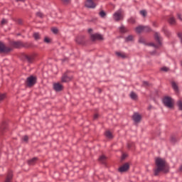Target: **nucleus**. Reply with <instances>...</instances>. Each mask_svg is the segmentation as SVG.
Instances as JSON below:
<instances>
[{"mask_svg":"<svg viewBox=\"0 0 182 182\" xmlns=\"http://www.w3.org/2000/svg\"><path fill=\"white\" fill-rule=\"evenodd\" d=\"M148 110H151V105L148 107Z\"/></svg>","mask_w":182,"mask_h":182,"instance_id":"obj_56","label":"nucleus"},{"mask_svg":"<svg viewBox=\"0 0 182 182\" xmlns=\"http://www.w3.org/2000/svg\"><path fill=\"white\" fill-rule=\"evenodd\" d=\"M25 85L27 87H32V86H35V85H36V77L33 75L28 77L25 82Z\"/></svg>","mask_w":182,"mask_h":182,"instance_id":"obj_4","label":"nucleus"},{"mask_svg":"<svg viewBox=\"0 0 182 182\" xmlns=\"http://www.w3.org/2000/svg\"><path fill=\"white\" fill-rule=\"evenodd\" d=\"M153 26H154L155 28H157V23L156 21L153 22Z\"/></svg>","mask_w":182,"mask_h":182,"instance_id":"obj_50","label":"nucleus"},{"mask_svg":"<svg viewBox=\"0 0 182 182\" xmlns=\"http://www.w3.org/2000/svg\"><path fill=\"white\" fill-rule=\"evenodd\" d=\"M92 32H93V29L89 28L88 29V33H92Z\"/></svg>","mask_w":182,"mask_h":182,"instance_id":"obj_53","label":"nucleus"},{"mask_svg":"<svg viewBox=\"0 0 182 182\" xmlns=\"http://www.w3.org/2000/svg\"><path fill=\"white\" fill-rule=\"evenodd\" d=\"M128 22L129 23H136V18H134V17H131L128 19Z\"/></svg>","mask_w":182,"mask_h":182,"instance_id":"obj_33","label":"nucleus"},{"mask_svg":"<svg viewBox=\"0 0 182 182\" xmlns=\"http://www.w3.org/2000/svg\"><path fill=\"white\" fill-rule=\"evenodd\" d=\"M168 22H169L170 25H175L176 19L174 18V17H171L168 20Z\"/></svg>","mask_w":182,"mask_h":182,"instance_id":"obj_30","label":"nucleus"},{"mask_svg":"<svg viewBox=\"0 0 182 182\" xmlns=\"http://www.w3.org/2000/svg\"><path fill=\"white\" fill-rule=\"evenodd\" d=\"M171 143H173V144L175 143H177V139L176 137H174V136H171Z\"/></svg>","mask_w":182,"mask_h":182,"instance_id":"obj_39","label":"nucleus"},{"mask_svg":"<svg viewBox=\"0 0 182 182\" xmlns=\"http://www.w3.org/2000/svg\"><path fill=\"white\" fill-rule=\"evenodd\" d=\"M10 46L11 47H8L4 42L0 41V53H10V52H12V48L14 49H21V48H22V41H11Z\"/></svg>","mask_w":182,"mask_h":182,"instance_id":"obj_1","label":"nucleus"},{"mask_svg":"<svg viewBox=\"0 0 182 182\" xmlns=\"http://www.w3.org/2000/svg\"><path fill=\"white\" fill-rule=\"evenodd\" d=\"M134 144H133V143H128L127 144V147L129 148V149H132V147H133V145H134Z\"/></svg>","mask_w":182,"mask_h":182,"instance_id":"obj_48","label":"nucleus"},{"mask_svg":"<svg viewBox=\"0 0 182 182\" xmlns=\"http://www.w3.org/2000/svg\"><path fill=\"white\" fill-rule=\"evenodd\" d=\"M171 86L175 92H178V85H177V83H176V82L173 81L171 82Z\"/></svg>","mask_w":182,"mask_h":182,"instance_id":"obj_22","label":"nucleus"},{"mask_svg":"<svg viewBox=\"0 0 182 182\" xmlns=\"http://www.w3.org/2000/svg\"><path fill=\"white\" fill-rule=\"evenodd\" d=\"M70 80H72V76L69 75L68 73H65L61 77V82L63 83H66L70 82Z\"/></svg>","mask_w":182,"mask_h":182,"instance_id":"obj_9","label":"nucleus"},{"mask_svg":"<svg viewBox=\"0 0 182 182\" xmlns=\"http://www.w3.org/2000/svg\"><path fill=\"white\" fill-rule=\"evenodd\" d=\"M37 161H38V158L34 157V158L28 160V163L29 166H33V164H35Z\"/></svg>","mask_w":182,"mask_h":182,"instance_id":"obj_20","label":"nucleus"},{"mask_svg":"<svg viewBox=\"0 0 182 182\" xmlns=\"http://www.w3.org/2000/svg\"><path fill=\"white\" fill-rule=\"evenodd\" d=\"M129 97L132 100H137V95L134 92H131Z\"/></svg>","mask_w":182,"mask_h":182,"instance_id":"obj_24","label":"nucleus"},{"mask_svg":"<svg viewBox=\"0 0 182 182\" xmlns=\"http://www.w3.org/2000/svg\"><path fill=\"white\" fill-rule=\"evenodd\" d=\"M96 1L97 0H86L85 2V8H88V9H95L97 4H96Z\"/></svg>","mask_w":182,"mask_h":182,"instance_id":"obj_6","label":"nucleus"},{"mask_svg":"<svg viewBox=\"0 0 182 182\" xmlns=\"http://www.w3.org/2000/svg\"><path fill=\"white\" fill-rule=\"evenodd\" d=\"M136 33H141L144 32V26H139L135 28Z\"/></svg>","mask_w":182,"mask_h":182,"instance_id":"obj_21","label":"nucleus"},{"mask_svg":"<svg viewBox=\"0 0 182 182\" xmlns=\"http://www.w3.org/2000/svg\"><path fill=\"white\" fill-rule=\"evenodd\" d=\"M119 30L120 33H127V32H129V29H127L124 25H121Z\"/></svg>","mask_w":182,"mask_h":182,"instance_id":"obj_17","label":"nucleus"},{"mask_svg":"<svg viewBox=\"0 0 182 182\" xmlns=\"http://www.w3.org/2000/svg\"><path fill=\"white\" fill-rule=\"evenodd\" d=\"M98 92H99V93H102V90L101 89H98Z\"/></svg>","mask_w":182,"mask_h":182,"instance_id":"obj_57","label":"nucleus"},{"mask_svg":"<svg viewBox=\"0 0 182 182\" xmlns=\"http://www.w3.org/2000/svg\"><path fill=\"white\" fill-rule=\"evenodd\" d=\"M16 2H25L26 0H16Z\"/></svg>","mask_w":182,"mask_h":182,"instance_id":"obj_54","label":"nucleus"},{"mask_svg":"<svg viewBox=\"0 0 182 182\" xmlns=\"http://www.w3.org/2000/svg\"><path fill=\"white\" fill-rule=\"evenodd\" d=\"M132 119L134 120V123H140L141 121V115L137 112H135L132 116Z\"/></svg>","mask_w":182,"mask_h":182,"instance_id":"obj_11","label":"nucleus"},{"mask_svg":"<svg viewBox=\"0 0 182 182\" xmlns=\"http://www.w3.org/2000/svg\"><path fill=\"white\" fill-rule=\"evenodd\" d=\"M105 136L107 137V139H113V135L112 134V132L110 131H107L105 132Z\"/></svg>","mask_w":182,"mask_h":182,"instance_id":"obj_26","label":"nucleus"},{"mask_svg":"<svg viewBox=\"0 0 182 182\" xmlns=\"http://www.w3.org/2000/svg\"><path fill=\"white\" fill-rule=\"evenodd\" d=\"M97 117H99V114H95L94 115V120H96V119H97Z\"/></svg>","mask_w":182,"mask_h":182,"instance_id":"obj_51","label":"nucleus"},{"mask_svg":"<svg viewBox=\"0 0 182 182\" xmlns=\"http://www.w3.org/2000/svg\"><path fill=\"white\" fill-rule=\"evenodd\" d=\"M90 39L92 42H95V41H103V36L99 33L91 34Z\"/></svg>","mask_w":182,"mask_h":182,"instance_id":"obj_7","label":"nucleus"},{"mask_svg":"<svg viewBox=\"0 0 182 182\" xmlns=\"http://www.w3.org/2000/svg\"><path fill=\"white\" fill-rule=\"evenodd\" d=\"M99 15H100V18H106L107 14H106V12H105V11L102 10L99 13Z\"/></svg>","mask_w":182,"mask_h":182,"instance_id":"obj_28","label":"nucleus"},{"mask_svg":"<svg viewBox=\"0 0 182 182\" xmlns=\"http://www.w3.org/2000/svg\"><path fill=\"white\" fill-rule=\"evenodd\" d=\"M179 171H182V165L179 167Z\"/></svg>","mask_w":182,"mask_h":182,"instance_id":"obj_55","label":"nucleus"},{"mask_svg":"<svg viewBox=\"0 0 182 182\" xmlns=\"http://www.w3.org/2000/svg\"><path fill=\"white\" fill-rule=\"evenodd\" d=\"M33 36L35 41H39V39H41V34H39V33H34Z\"/></svg>","mask_w":182,"mask_h":182,"instance_id":"obj_25","label":"nucleus"},{"mask_svg":"<svg viewBox=\"0 0 182 182\" xmlns=\"http://www.w3.org/2000/svg\"><path fill=\"white\" fill-rule=\"evenodd\" d=\"M51 31L53 32V33H55V35H56V33H58L59 32V30H58V28H53L51 29Z\"/></svg>","mask_w":182,"mask_h":182,"instance_id":"obj_42","label":"nucleus"},{"mask_svg":"<svg viewBox=\"0 0 182 182\" xmlns=\"http://www.w3.org/2000/svg\"><path fill=\"white\" fill-rule=\"evenodd\" d=\"M134 37L132 35L128 36L127 38H125V42H132L133 41Z\"/></svg>","mask_w":182,"mask_h":182,"instance_id":"obj_27","label":"nucleus"},{"mask_svg":"<svg viewBox=\"0 0 182 182\" xmlns=\"http://www.w3.org/2000/svg\"><path fill=\"white\" fill-rule=\"evenodd\" d=\"M124 16H123V10L119 9L113 14V18L116 22H119V21H123Z\"/></svg>","mask_w":182,"mask_h":182,"instance_id":"obj_5","label":"nucleus"},{"mask_svg":"<svg viewBox=\"0 0 182 182\" xmlns=\"http://www.w3.org/2000/svg\"><path fill=\"white\" fill-rule=\"evenodd\" d=\"M176 105H177L179 110L182 111V101L181 100H178V102H176Z\"/></svg>","mask_w":182,"mask_h":182,"instance_id":"obj_32","label":"nucleus"},{"mask_svg":"<svg viewBox=\"0 0 182 182\" xmlns=\"http://www.w3.org/2000/svg\"><path fill=\"white\" fill-rule=\"evenodd\" d=\"M12 178H14V173L12 171H9L6 177L4 182H11L12 181Z\"/></svg>","mask_w":182,"mask_h":182,"instance_id":"obj_15","label":"nucleus"},{"mask_svg":"<svg viewBox=\"0 0 182 182\" xmlns=\"http://www.w3.org/2000/svg\"><path fill=\"white\" fill-rule=\"evenodd\" d=\"M161 31L168 38H170V36H171V33L167 29V27H166V26L162 28Z\"/></svg>","mask_w":182,"mask_h":182,"instance_id":"obj_16","label":"nucleus"},{"mask_svg":"<svg viewBox=\"0 0 182 182\" xmlns=\"http://www.w3.org/2000/svg\"><path fill=\"white\" fill-rule=\"evenodd\" d=\"M44 42H45L46 43H50V39L49 38H48V37H46V38H44Z\"/></svg>","mask_w":182,"mask_h":182,"instance_id":"obj_44","label":"nucleus"},{"mask_svg":"<svg viewBox=\"0 0 182 182\" xmlns=\"http://www.w3.org/2000/svg\"><path fill=\"white\" fill-rule=\"evenodd\" d=\"M140 14L142 16H144V18H146V16H147V11H146L145 10L140 11Z\"/></svg>","mask_w":182,"mask_h":182,"instance_id":"obj_34","label":"nucleus"},{"mask_svg":"<svg viewBox=\"0 0 182 182\" xmlns=\"http://www.w3.org/2000/svg\"><path fill=\"white\" fill-rule=\"evenodd\" d=\"M36 16H38V18H43V14H42L41 12H37Z\"/></svg>","mask_w":182,"mask_h":182,"instance_id":"obj_43","label":"nucleus"},{"mask_svg":"<svg viewBox=\"0 0 182 182\" xmlns=\"http://www.w3.org/2000/svg\"><path fill=\"white\" fill-rule=\"evenodd\" d=\"M139 43H143V45H146V40H144V38L141 37L139 39Z\"/></svg>","mask_w":182,"mask_h":182,"instance_id":"obj_35","label":"nucleus"},{"mask_svg":"<svg viewBox=\"0 0 182 182\" xmlns=\"http://www.w3.org/2000/svg\"><path fill=\"white\" fill-rule=\"evenodd\" d=\"M126 157H127V154H122V157H121L122 161H123V160H125V159H126Z\"/></svg>","mask_w":182,"mask_h":182,"instance_id":"obj_45","label":"nucleus"},{"mask_svg":"<svg viewBox=\"0 0 182 182\" xmlns=\"http://www.w3.org/2000/svg\"><path fill=\"white\" fill-rule=\"evenodd\" d=\"M6 23H8V20H6V18H2L1 25L4 26V25H6Z\"/></svg>","mask_w":182,"mask_h":182,"instance_id":"obj_40","label":"nucleus"},{"mask_svg":"<svg viewBox=\"0 0 182 182\" xmlns=\"http://www.w3.org/2000/svg\"><path fill=\"white\" fill-rule=\"evenodd\" d=\"M173 98L168 96L164 97L162 100L164 105L166 107H168V109H172V107H173L174 104L173 103Z\"/></svg>","mask_w":182,"mask_h":182,"instance_id":"obj_3","label":"nucleus"},{"mask_svg":"<svg viewBox=\"0 0 182 182\" xmlns=\"http://www.w3.org/2000/svg\"><path fill=\"white\" fill-rule=\"evenodd\" d=\"M23 57L28 63H33V60H35V55L33 54H24Z\"/></svg>","mask_w":182,"mask_h":182,"instance_id":"obj_8","label":"nucleus"},{"mask_svg":"<svg viewBox=\"0 0 182 182\" xmlns=\"http://www.w3.org/2000/svg\"><path fill=\"white\" fill-rule=\"evenodd\" d=\"M142 86L144 87H149V86H150V83H149L147 81H143Z\"/></svg>","mask_w":182,"mask_h":182,"instance_id":"obj_36","label":"nucleus"},{"mask_svg":"<svg viewBox=\"0 0 182 182\" xmlns=\"http://www.w3.org/2000/svg\"><path fill=\"white\" fill-rule=\"evenodd\" d=\"M149 46H153L154 48H159V46H157L153 43H149Z\"/></svg>","mask_w":182,"mask_h":182,"instance_id":"obj_47","label":"nucleus"},{"mask_svg":"<svg viewBox=\"0 0 182 182\" xmlns=\"http://www.w3.org/2000/svg\"><path fill=\"white\" fill-rule=\"evenodd\" d=\"M75 42L78 43V45H83L85 43V37L84 36H80L76 38Z\"/></svg>","mask_w":182,"mask_h":182,"instance_id":"obj_14","label":"nucleus"},{"mask_svg":"<svg viewBox=\"0 0 182 182\" xmlns=\"http://www.w3.org/2000/svg\"><path fill=\"white\" fill-rule=\"evenodd\" d=\"M99 161L102 164H106V156L105 155H102L101 156H100Z\"/></svg>","mask_w":182,"mask_h":182,"instance_id":"obj_23","label":"nucleus"},{"mask_svg":"<svg viewBox=\"0 0 182 182\" xmlns=\"http://www.w3.org/2000/svg\"><path fill=\"white\" fill-rule=\"evenodd\" d=\"M17 23L18 25H22V23H23L22 19H21V18L18 19L17 20Z\"/></svg>","mask_w":182,"mask_h":182,"instance_id":"obj_49","label":"nucleus"},{"mask_svg":"<svg viewBox=\"0 0 182 182\" xmlns=\"http://www.w3.org/2000/svg\"><path fill=\"white\" fill-rule=\"evenodd\" d=\"M23 141H28L29 140V137L27 135H25L23 138Z\"/></svg>","mask_w":182,"mask_h":182,"instance_id":"obj_46","label":"nucleus"},{"mask_svg":"<svg viewBox=\"0 0 182 182\" xmlns=\"http://www.w3.org/2000/svg\"><path fill=\"white\" fill-rule=\"evenodd\" d=\"M154 39L159 45H161V37L160 36V33L159 32L154 33Z\"/></svg>","mask_w":182,"mask_h":182,"instance_id":"obj_13","label":"nucleus"},{"mask_svg":"<svg viewBox=\"0 0 182 182\" xmlns=\"http://www.w3.org/2000/svg\"><path fill=\"white\" fill-rule=\"evenodd\" d=\"M130 165L129 164V163H125L124 165H122L118 168V171L119 173H126V171H128Z\"/></svg>","mask_w":182,"mask_h":182,"instance_id":"obj_10","label":"nucleus"},{"mask_svg":"<svg viewBox=\"0 0 182 182\" xmlns=\"http://www.w3.org/2000/svg\"><path fill=\"white\" fill-rule=\"evenodd\" d=\"M178 18L182 21L181 14H178Z\"/></svg>","mask_w":182,"mask_h":182,"instance_id":"obj_52","label":"nucleus"},{"mask_svg":"<svg viewBox=\"0 0 182 182\" xmlns=\"http://www.w3.org/2000/svg\"><path fill=\"white\" fill-rule=\"evenodd\" d=\"M5 97H6V94H0V102H2V100H4Z\"/></svg>","mask_w":182,"mask_h":182,"instance_id":"obj_41","label":"nucleus"},{"mask_svg":"<svg viewBox=\"0 0 182 182\" xmlns=\"http://www.w3.org/2000/svg\"><path fill=\"white\" fill-rule=\"evenodd\" d=\"M61 2H63L64 5H69V4L71 2V0H61Z\"/></svg>","mask_w":182,"mask_h":182,"instance_id":"obj_37","label":"nucleus"},{"mask_svg":"<svg viewBox=\"0 0 182 182\" xmlns=\"http://www.w3.org/2000/svg\"><path fill=\"white\" fill-rule=\"evenodd\" d=\"M115 54L118 58H122V59H127V56L124 53L116 52Z\"/></svg>","mask_w":182,"mask_h":182,"instance_id":"obj_18","label":"nucleus"},{"mask_svg":"<svg viewBox=\"0 0 182 182\" xmlns=\"http://www.w3.org/2000/svg\"><path fill=\"white\" fill-rule=\"evenodd\" d=\"M31 43L22 42L21 48H31Z\"/></svg>","mask_w":182,"mask_h":182,"instance_id":"obj_31","label":"nucleus"},{"mask_svg":"<svg viewBox=\"0 0 182 182\" xmlns=\"http://www.w3.org/2000/svg\"><path fill=\"white\" fill-rule=\"evenodd\" d=\"M155 163L157 168L154 170V176H159L161 171L168 173V168L166 166V161L161 159V158H158L156 159Z\"/></svg>","mask_w":182,"mask_h":182,"instance_id":"obj_2","label":"nucleus"},{"mask_svg":"<svg viewBox=\"0 0 182 182\" xmlns=\"http://www.w3.org/2000/svg\"><path fill=\"white\" fill-rule=\"evenodd\" d=\"M160 70H161V72H168V70H170V68L167 67H162L161 68Z\"/></svg>","mask_w":182,"mask_h":182,"instance_id":"obj_38","label":"nucleus"},{"mask_svg":"<svg viewBox=\"0 0 182 182\" xmlns=\"http://www.w3.org/2000/svg\"><path fill=\"white\" fill-rule=\"evenodd\" d=\"M151 28H150V26H144V32H151Z\"/></svg>","mask_w":182,"mask_h":182,"instance_id":"obj_29","label":"nucleus"},{"mask_svg":"<svg viewBox=\"0 0 182 182\" xmlns=\"http://www.w3.org/2000/svg\"><path fill=\"white\" fill-rule=\"evenodd\" d=\"M6 127H8V124H6V122H3L0 127V132H1V133H4V132L6 130Z\"/></svg>","mask_w":182,"mask_h":182,"instance_id":"obj_19","label":"nucleus"},{"mask_svg":"<svg viewBox=\"0 0 182 182\" xmlns=\"http://www.w3.org/2000/svg\"><path fill=\"white\" fill-rule=\"evenodd\" d=\"M53 89L55 92H62V90H63V85L59 82L54 83Z\"/></svg>","mask_w":182,"mask_h":182,"instance_id":"obj_12","label":"nucleus"}]
</instances>
